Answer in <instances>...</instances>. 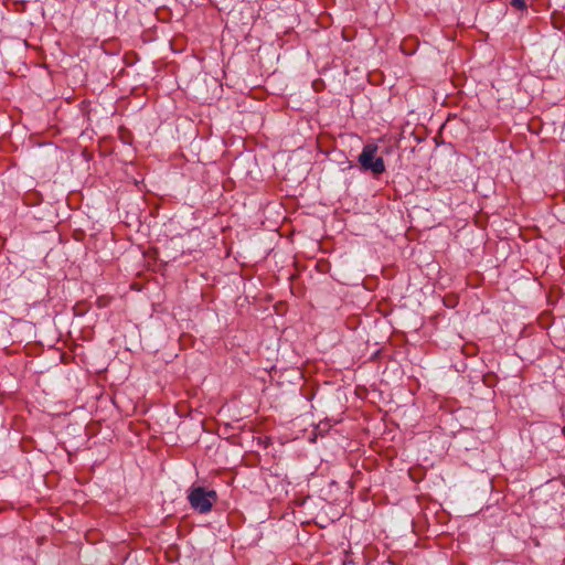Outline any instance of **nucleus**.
<instances>
[{"label":"nucleus","mask_w":565,"mask_h":565,"mask_svg":"<svg viewBox=\"0 0 565 565\" xmlns=\"http://www.w3.org/2000/svg\"><path fill=\"white\" fill-rule=\"evenodd\" d=\"M190 505L200 513H207L217 501V494L214 490H207L204 487H193L188 495Z\"/></svg>","instance_id":"nucleus-1"},{"label":"nucleus","mask_w":565,"mask_h":565,"mask_svg":"<svg viewBox=\"0 0 565 565\" xmlns=\"http://www.w3.org/2000/svg\"><path fill=\"white\" fill-rule=\"evenodd\" d=\"M511 6L518 10H524L526 8L524 0H511Z\"/></svg>","instance_id":"nucleus-3"},{"label":"nucleus","mask_w":565,"mask_h":565,"mask_svg":"<svg viewBox=\"0 0 565 565\" xmlns=\"http://www.w3.org/2000/svg\"><path fill=\"white\" fill-rule=\"evenodd\" d=\"M377 146L369 143L364 146L361 154L359 156V163L365 171H371L374 174H382L385 171L384 160L376 157Z\"/></svg>","instance_id":"nucleus-2"}]
</instances>
